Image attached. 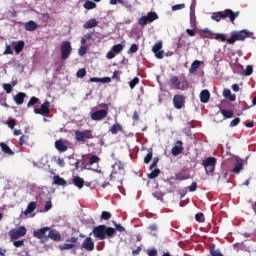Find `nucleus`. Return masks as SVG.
<instances>
[{"instance_id": "338daca9", "label": "nucleus", "mask_w": 256, "mask_h": 256, "mask_svg": "<svg viewBox=\"0 0 256 256\" xmlns=\"http://www.w3.org/2000/svg\"><path fill=\"white\" fill-rule=\"evenodd\" d=\"M186 33L189 35V37H195L196 32L193 29H186Z\"/></svg>"}, {"instance_id": "e433bc0d", "label": "nucleus", "mask_w": 256, "mask_h": 256, "mask_svg": "<svg viewBox=\"0 0 256 256\" xmlns=\"http://www.w3.org/2000/svg\"><path fill=\"white\" fill-rule=\"evenodd\" d=\"M118 3L124 5V7L132 8L131 4L127 5V2L124 0H110V5H117Z\"/></svg>"}, {"instance_id": "c9c22d12", "label": "nucleus", "mask_w": 256, "mask_h": 256, "mask_svg": "<svg viewBox=\"0 0 256 256\" xmlns=\"http://www.w3.org/2000/svg\"><path fill=\"white\" fill-rule=\"evenodd\" d=\"M83 7H84V9L91 10V9H95V7H97V4L93 1L87 0L84 3Z\"/></svg>"}, {"instance_id": "c756f323", "label": "nucleus", "mask_w": 256, "mask_h": 256, "mask_svg": "<svg viewBox=\"0 0 256 256\" xmlns=\"http://www.w3.org/2000/svg\"><path fill=\"white\" fill-rule=\"evenodd\" d=\"M0 147L3 151V153H5L6 155H15V152H13V150H11V148L9 147V145H7L6 143H0Z\"/></svg>"}, {"instance_id": "9d476101", "label": "nucleus", "mask_w": 256, "mask_h": 256, "mask_svg": "<svg viewBox=\"0 0 256 256\" xmlns=\"http://www.w3.org/2000/svg\"><path fill=\"white\" fill-rule=\"evenodd\" d=\"M112 173L110 174V178L113 179V177H115V175H117V173L119 175H124L125 173V164L121 161L115 162L112 165Z\"/></svg>"}, {"instance_id": "f3484780", "label": "nucleus", "mask_w": 256, "mask_h": 256, "mask_svg": "<svg viewBox=\"0 0 256 256\" xmlns=\"http://www.w3.org/2000/svg\"><path fill=\"white\" fill-rule=\"evenodd\" d=\"M82 249L85 251H94L95 250V242L91 237H87L82 243Z\"/></svg>"}, {"instance_id": "774afa93", "label": "nucleus", "mask_w": 256, "mask_h": 256, "mask_svg": "<svg viewBox=\"0 0 256 256\" xmlns=\"http://www.w3.org/2000/svg\"><path fill=\"white\" fill-rule=\"evenodd\" d=\"M185 179H187V178L183 174H177L176 175V180L177 181H185Z\"/></svg>"}, {"instance_id": "b1692460", "label": "nucleus", "mask_w": 256, "mask_h": 256, "mask_svg": "<svg viewBox=\"0 0 256 256\" xmlns=\"http://www.w3.org/2000/svg\"><path fill=\"white\" fill-rule=\"evenodd\" d=\"M53 185H58V187H65L67 185V181L61 178L59 175H55L53 177Z\"/></svg>"}, {"instance_id": "f03ea898", "label": "nucleus", "mask_w": 256, "mask_h": 256, "mask_svg": "<svg viewBox=\"0 0 256 256\" xmlns=\"http://www.w3.org/2000/svg\"><path fill=\"white\" fill-rule=\"evenodd\" d=\"M239 17V12H233L231 9H225L224 11L214 12L211 15V19L219 23L221 19H230L231 23H235V18Z\"/></svg>"}, {"instance_id": "c03bdc74", "label": "nucleus", "mask_w": 256, "mask_h": 256, "mask_svg": "<svg viewBox=\"0 0 256 256\" xmlns=\"http://www.w3.org/2000/svg\"><path fill=\"white\" fill-rule=\"evenodd\" d=\"M111 214H110V212H107V211H102V213H101V219L103 220V221H109V219H111Z\"/></svg>"}, {"instance_id": "7ed1b4c3", "label": "nucleus", "mask_w": 256, "mask_h": 256, "mask_svg": "<svg viewBox=\"0 0 256 256\" xmlns=\"http://www.w3.org/2000/svg\"><path fill=\"white\" fill-rule=\"evenodd\" d=\"M230 38L227 39L228 45H233L236 41H245L249 37H253V32L247 30L232 31Z\"/></svg>"}, {"instance_id": "2f4dec72", "label": "nucleus", "mask_w": 256, "mask_h": 256, "mask_svg": "<svg viewBox=\"0 0 256 256\" xmlns=\"http://www.w3.org/2000/svg\"><path fill=\"white\" fill-rule=\"evenodd\" d=\"M223 95L226 99H229L230 101H235L237 99V96L235 94H231L230 89H224Z\"/></svg>"}, {"instance_id": "4c0bfd02", "label": "nucleus", "mask_w": 256, "mask_h": 256, "mask_svg": "<svg viewBox=\"0 0 256 256\" xmlns=\"http://www.w3.org/2000/svg\"><path fill=\"white\" fill-rule=\"evenodd\" d=\"M221 113L225 119H231L233 117V110L222 109Z\"/></svg>"}, {"instance_id": "473e14b6", "label": "nucleus", "mask_w": 256, "mask_h": 256, "mask_svg": "<svg viewBox=\"0 0 256 256\" xmlns=\"http://www.w3.org/2000/svg\"><path fill=\"white\" fill-rule=\"evenodd\" d=\"M199 67H201V61L199 60H195L192 64L191 67L189 69V73L193 74L197 72V69H199Z\"/></svg>"}, {"instance_id": "cd10ccee", "label": "nucleus", "mask_w": 256, "mask_h": 256, "mask_svg": "<svg viewBox=\"0 0 256 256\" xmlns=\"http://www.w3.org/2000/svg\"><path fill=\"white\" fill-rule=\"evenodd\" d=\"M35 209H37V202H30L23 213L24 215H31Z\"/></svg>"}, {"instance_id": "e2e57ef3", "label": "nucleus", "mask_w": 256, "mask_h": 256, "mask_svg": "<svg viewBox=\"0 0 256 256\" xmlns=\"http://www.w3.org/2000/svg\"><path fill=\"white\" fill-rule=\"evenodd\" d=\"M143 247L142 246H138L137 249L132 251V255L136 256L139 255V253H141Z\"/></svg>"}, {"instance_id": "37998d69", "label": "nucleus", "mask_w": 256, "mask_h": 256, "mask_svg": "<svg viewBox=\"0 0 256 256\" xmlns=\"http://www.w3.org/2000/svg\"><path fill=\"white\" fill-rule=\"evenodd\" d=\"M139 51V46L137 44H132L128 50L129 55H133V53H137Z\"/></svg>"}, {"instance_id": "6ab92c4d", "label": "nucleus", "mask_w": 256, "mask_h": 256, "mask_svg": "<svg viewBox=\"0 0 256 256\" xmlns=\"http://www.w3.org/2000/svg\"><path fill=\"white\" fill-rule=\"evenodd\" d=\"M157 161H154L150 165V171H152L150 174H148L149 179H155V177H159V173H161V170L157 168Z\"/></svg>"}, {"instance_id": "bf43d9fd", "label": "nucleus", "mask_w": 256, "mask_h": 256, "mask_svg": "<svg viewBox=\"0 0 256 256\" xmlns=\"http://www.w3.org/2000/svg\"><path fill=\"white\" fill-rule=\"evenodd\" d=\"M147 255L148 256H157V249L152 248L147 250Z\"/></svg>"}, {"instance_id": "69168bd1", "label": "nucleus", "mask_w": 256, "mask_h": 256, "mask_svg": "<svg viewBox=\"0 0 256 256\" xmlns=\"http://www.w3.org/2000/svg\"><path fill=\"white\" fill-rule=\"evenodd\" d=\"M106 57L107 59H115V52L112 50V51H109L107 54H106Z\"/></svg>"}, {"instance_id": "680f3d73", "label": "nucleus", "mask_w": 256, "mask_h": 256, "mask_svg": "<svg viewBox=\"0 0 256 256\" xmlns=\"http://www.w3.org/2000/svg\"><path fill=\"white\" fill-rule=\"evenodd\" d=\"M189 191H197V182H192V184L189 186Z\"/></svg>"}, {"instance_id": "a18cd8bd", "label": "nucleus", "mask_w": 256, "mask_h": 256, "mask_svg": "<svg viewBox=\"0 0 256 256\" xmlns=\"http://www.w3.org/2000/svg\"><path fill=\"white\" fill-rule=\"evenodd\" d=\"M195 219H196V221H198V223H204L205 222V215L203 213H197L195 215Z\"/></svg>"}, {"instance_id": "052dcab7", "label": "nucleus", "mask_w": 256, "mask_h": 256, "mask_svg": "<svg viewBox=\"0 0 256 256\" xmlns=\"http://www.w3.org/2000/svg\"><path fill=\"white\" fill-rule=\"evenodd\" d=\"M14 247H22V245H25V240H17L13 242Z\"/></svg>"}, {"instance_id": "72a5a7b5", "label": "nucleus", "mask_w": 256, "mask_h": 256, "mask_svg": "<svg viewBox=\"0 0 256 256\" xmlns=\"http://www.w3.org/2000/svg\"><path fill=\"white\" fill-rule=\"evenodd\" d=\"M119 131H123V126H121V124H119V123L114 124L110 128V132L112 133V135H117V133H119Z\"/></svg>"}, {"instance_id": "f704fd0d", "label": "nucleus", "mask_w": 256, "mask_h": 256, "mask_svg": "<svg viewBox=\"0 0 256 256\" xmlns=\"http://www.w3.org/2000/svg\"><path fill=\"white\" fill-rule=\"evenodd\" d=\"M241 171H243V162H237L234 165L232 172H234L235 174H239V173H241Z\"/></svg>"}, {"instance_id": "8fccbe9b", "label": "nucleus", "mask_w": 256, "mask_h": 256, "mask_svg": "<svg viewBox=\"0 0 256 256\" xmlns=\"http://www.w3.org/2000/svg\"><path fill=\"white\" fill-rule=\"evenodd\" d=\"M239 123H241V118H235L230 122V127H237Z\"/></svg>"}, {"instance_id": "49530a36", "label": "nucleus", "mask_w": 256, "mask_h": 256, "mask_svg": "<svg viewBox=\"0 0 256 256\" xmlns=\"http://www.w3.org/2000/svg\"><path fill=\"white\" fill-rule=\"evenodd\" d=\"M114 53H121L123 51V46L121 44H116L112 47Z\"/></svg>"}, {"instance_id": "58836bf2", "label": "nucleus", "mask_w": 256, "mask_h": 256, "mask_svg": "<svg viewBox=\"0 0 256 256\" xmlns=\"http://www.w3.org/2000/svg\"><path fill=\"white\" fill-rule=\"evenodd\" d=\"M214 39H216V41H222V42H227V36H225V34H221V33H215L214 35Z\"/></svg>"}, {"instance_id": "5fc2aeb1", "label": "nucleus", "mask_w": 256, "mask_h": 256, "mask_svg": "<svg viewBox=\"0 0 256 256\" xmlns=\"http://www.w3.org/2000/svg\"><path fill=\"white\" fill-rule=\"evenodd\" d=\"M3 89L6 93H11V91H13V86H11V84H3Z\"/></svg>"}, {"instance_id": "de8ad7c7", "label": "nucleus", "mask_w": 256, "mask_h": 256, "mask_svg": "<svg viewBox=\"0 0 256 256\" xmlns=\"http://www.w3.org/2000/svg\"><path fill=\"white\" fill-rule=\"evenodd\" d=\"M153 160V150H148V153L144 157V161H152Z\"/></svg>"}, {"instance_id": "aec40b11", "label": "nucleus", "mask_w": 256, "mask_h": 256, "mask_svg": "<svg viewBox=\"0 0 256 256\" xmlns=\"http://www.w3.org/2000/svg\"><path fill=\"white\" fill-rule=\"evenodd\" d=\"M215 161H203V166L204 169L207 173V175H209V173H213V171H215Z\"/></svg>"}, {"instance_id": "9b49d317", "label": "nucleus", "mask_w": 256, "mask_h": 256, "mask_svg": "<svg viewBox=\"0 0 256 256\" xmlns=\"http://www.w3.org/2000/svg\"><path fill=\"white\" fill-rule=\"evenodd\" d=\"M51 106V103L49 101H45L40 108H35L34 113L36 115H49L50 110L49 107Z\"/></svg>"}, {"instance_id": "79ce46f5", "label": "nucleus", "mask_w": 256, "mask_h": 256, "mask_svg": "<svg viewBox=\"0 0 256 256\" xmlns=\"http://www.w3.org/2000/svg\"><path fill=\"white\" fill-rule=\"evenodd\" d=\"M85 75H87V70H85V68H80L77 73H76V77L83 79V77H85Z\"/></svg>"}, {"instance_id": "393cba45", "label": "nucleus", "mask_w": 256, "mask_h": 256, "mask_svg": "<svg viewBox=\"0 0 256 256\" xmlns=\"http://www.w3.org/2000/svg\"><path fill=\"white\" fill-rule=\"evenodd\" d=\"M38 27L39 25L33 20L28 21L24 25L25 31H35V29H38Z\"/></svg>"}, {"instance_id": "4d7b16f0", "label": "nucleus", "mask_w": 256, "mask_h": 256, "mask_svg": "<svg viewBox=\"0 0 256 256\" xmlns=\"http://www.w3.org/2000/svg\"><path fill=\"white\" fill-rule=\"evenodd\" d=\"M53 207V204L51 203V200L47 201L45 203V206H44V211L47 212V211H50V209H52Z\"/></svg>"}, {"instance_id": "f8f14e48", "label": "nucleus", "mask_w": 256, "mask_h": 256, "mask_svg": "<svg viewBox=\"0 0 256 256\" xmlns=\"http://www.w3.org/2000/svg\"><path fill=\"white\" fill-rule=\"evenodd\" d=\"M47 231H51L50 227H43L33 232V237L36 239H44L47 241Z\"/></svg>"}, {"instance_id": "a19ab883", "label": "nucleus", "mask_w": 256, "mask_h": 256, "mask_svg": "<svg viewBox=\"0 0 256 256\" xmlns=\"http://www.w3.org/2000/svg\"><path fill=\"white\" fill-rule=\"evenodd\" d=\"M139 81H141L139 77H135L134 79H132V81H130L129 83L130 89H135V86L139 85Z\"/></svg>"}, {"instance_id": "412c9836", "label": "nucleus", "mask_w": 256, "mask_h": 256, "mask_svg": "<svg viewBox=\"0 0 256 256\" xmlns=\"http://www.w3.org/2000/svg\"><path fill=\"white\" fill-rule=\"evenodd\" d=\"M25 97H27V94L23 92H19L14 96V101L16 105H23L25 103Z\"/></svg>"}, {"instance_id": "423d86ee", "label": "nucleus", "mask_w": 256, "mask_h": 256, "mask_svg": "<svg viewBox=\"0 0 256 256\" xmlns=\"http://www.w3.org/2000/svg\"><path fill=\"white\" fill-rule=\"evenodd\" d=\"M73 51V47H71L70 41H63L60 45V53L62 61H66L71 57V53Z\"/></svg>"}, {"instance_id": "39448f33", "label": "nucleus", "mask_w": 256, "mask_h": 256, "mask_svg": "<svg viewBox=\"0 0 256 256\" xmlns=\"http://www.w3.org/2000/svg\"><path fill=\"white\" fill-rule=\"evenodd\" d=\"M75 137L78 143H87L89 139H93L92 130H75Z\"/></svg>"}, {"instance_id": "4468645a", "label": "nucleus", "mask_w": 256, "mask_h": 256, "mask_svg": "<svg viewBox=\"0 0 256 256\" xmlns=\"http://www.w3.org/2000/svg\"><path fill=\"white\" fill-rule=\"evenodd\" d=\"M173 105L175 109H183L185 107V96L181 94L174 95Z\"/></svg>"}, {"instance_id": "6e6d98bb", "label": "nucleus", "mask_w": 256, "mask_h": 256, "mask_svg": "<svg viewBox=\"0 0 256 256\" xmlns=\"http://www.w3.org/2000/svg\"><path fill=\"white\" fill-rule=\"evenodd\" d=\"M115 225V231H119V233L125 232V227H123L121 224H114Z\"/></svg>"}, {"instance_id": "c85d7f7f", "label": "nucleus", "mask_w": 256, "mask_h": 256, "mask_svg": "<svg viewBox=\"0 0 256 256\" xmlns=\"http://www.w3.org/2000/svg\"><path fill=\"white\" fill-rule=\"evenodd\" d=\"M25 48V42L20 40L18 41L15 45H14V51L17 55H19V53H21V51H23V49Z\"/></svg>"}, {"instance_id": "dca6fc26", "label": "nucleus", "mask_w": 256, "mask_h": 256, "mask_svg": "<svg viewBox=\"0 0 256 256\" xmlns=\"http://www.w3.org/2000/svg\"><path fill=\"white\" fill-rule=\"evenodd\" d=\"M48 231H49V233L46 237V241H49V239H51L52 241H56V242L61 241L62 237H61V233H59V231H57L56 229H50Z\"/></svg>"}, {"instance_id": "a878e982", "label": "nucleus", "mask_w": 256, "mask_h": 256, "mask_svg": "<svg viewBox=\"0 0 256 256\" xmlns=\"http://www.w3.org/2000/svg\"><path fill=\"white\" fill-rule=\"evenodd\" d=\"M99 25V22H97V19L92 18L88 20L84 25V29H93V27H97Z\"/></svg>"}, {"instance_id": "ea45409f", "label": "nucleus", "mask_w": 256, "mask_h": 256, "mask_svg": "<svg viewBox=\"0 0 256 256\" xmlns=\"http://www.w3.org/2000/svg\"><path fill=\"white\" fill-rule=\"evenodd\" d=\"M39 103V98L32 96L27 104V107H33V105H37Z\"/></svg>"}, {"instance_id": "ddd939ff", "label": "nucleus", "mask_w": 256, "mask_h": 256, "mask_svg": "<svg viewBox=\"0 0 256 256\" xmlns=\"http://www.w3.org/2000/svg\"><path fill=\"white\" fill-rule=\"evenodd\" d=\"M161 49H163V42H158L154 44L152 48V51L157 59H163V57H165V51Z\"/></svg>"}, {"instance_id": "864d4df0", "label": "nucleus", "mask_w": 256, "mask_h": 256, "mask_svg": "<svg viewBox=\"0 0 256 256\" xmlns=\"http://www.w3.org/2000/svg\"><path fill=\"white\" fill-rule=\"evenodd\" d=\"M181 9H185V4H176L172 7V11H179Z\"/></svg>"}, {"instance_id": "13d9d810", "label": "nucleus", "mask_w": 256, "mask_h": 256, "mask_svg": "<svg viewBox=\"0 0 256 256\" xmlns=\"http://www.w3.org/2000/svg\"><path fill=\"white\" fill-rule=\"evenodd\" d=\"M4 55H13V49H11V45H6Z\"/></svg>"}, {"instance_id": "2eb2a0df", "label": "nucleus", "mask_w": 256, "mask_h": 256, "mask_svg": "<svg viewBox=\"0 0 256 256\" xmlns=\"http://www.w3.org/2000/svg\"><path fill=\"white\" fill-rule=\"evenodd\" d=\"M107 115H109V112H107V110H97L91 113L90 117L92 121H103V119H105Z\"/></svg>"}, {"instance_id": "09e8293b", "label": "nucleus", "mask_w": 256, "mask_h": 256, "mask_svg": "<svg viewBox=\"0 0 256 256\" xmlns=\"http://www.w3.org/2000/svg\"><path fill=\"white\" fill-rule=\"evenodd\" d=\"M244 75L246 76L253 75V66L248 65L244 71Z\"/></svg>"}, {"instance_id": "20e7f679", "label": "nucleus", "mask_w": 256, "mask_h": 256, "mask_svg": "<svg viewBox=\"0 0 256 256\" xmlns=\"http://www.w3.org/2000/svg\"><path fill=\"white\" fill-rule=\"evenodd\" d=\"M170 85L174 89H178V91H186V89H189V81H187V78H179L178 76H171L170 78Z\"/></svg>"}, {"instance_id": "6e6552de", "label": "nucleus", "mask_w": 256, "mask_h": 256, "mask_svg": "<svg viewBox=\"0 0 256 256\" xmlns=\"http://www.w3.org/2000/svg\"><path fill=\"white\" fill-rule=\"evenodd\" d=\"M79 238L70 237L66 240V243L59 246L60 251H69V249H75L77 247V242Z\"/></svg>"}, {"instance_id": "a211bd4d", "label": "nucleus", "mask_w": 256, "mask_h": 256, "mask_svg": "<svg viewBox=\"0 0 256 256\" xmlns=\"http://www.w3.org/2000/svg\"><path fill=\"white\" fill-rule=\"evenodd\" d=\"M171 153L174 155V157L181 155V153H183V141H176L175 145L172 147Z\"/></svg>"}, {"instance_id": "4be33fe9", "label": "nucleus", "mask_w": 256, "mask_h": 256, "mask_svg": "<svg viewBox=\"0 0 256 256\" xmlns=\"http://www.w3.org/2000/svg\"><path fill=\"white\" fill-rule=\"evenodd\" d=\"M201 37L202 39H215V33L209 28H205L202 30Z\"/></svg>"}, {"instance_id": "0eeeda50", "label": "nucleus", "mask_w": 256, "mask_h": 256, "mask_svg": "<svg viewBox=\"0 0 256 256\" xmlns=\"http://www.w3.org/2000/svg\"><path fill=\"white\" fill-rule=\"evenodd\" d=\"M159 19V15L156 14V12H148L147 16H142L138 20V25L140 27H145L147 23H153V21H157Z\"/></svg>"}, {"instance_id": "bb28decb", "label": "nucleus", "mask_w": 256, "mask_h": 256, "mask_svg": "<svg viewBox=\"0 0 256 256\" xmlns=\"http://www.w3.org/2000/svg\"><path fill=\"white\" fill-rule=\"evenodd\" d=\"M73 183H74L75 187H78V189H83V187L85 185V180H83V178H81L79 176H75L73 178Z\"/></svg>"}, {"instance_id": "1a4fd4ad", "label": "nucleus", "mask_w": 256, "mask_h": 256, "mask_svg": "<svg viewBox=\"0 0 256 256\" xmlns=\"http://www.w3.org/2000/svg\"><path fill=\"white\" fill-rule=\"evenodd\" d=\"M9 235L11 239H21V237L27 235V228L20 226L17 229H12L9 231Z\"/></svg>"}, {"instance_id": "0e129e2a", "label": "nucleus", "mask_w": 256, "mask_h": 256, "mask_svg": "<svg viewBox=\"0 0 256 256\" xmlns=\"http://www.w3.org/2000/svg\"><path fill=\"white\" fill-rule=\"evenodd\" d=\"M85 53H87V48L85 46H81L79 49V55H81V57H83V55H85Z\"/></svg>"}, {"instance_id": "f257e3e1", "label": "nucleus", "mask_w": 256, "mask_h": 256, "mask_svg": "<svg viewBox=\"0 0 256 256\" xmlns=\"http://www.w3.org/2000/svg\"><path fill=\"white\" fill-rule=\"evenodd\" d=\"M94 237L96 239H100L101 241L107 239V237L111 238L116 234L115 228L107 227L105 225H98L94 227L92 231Z\"/></svg>"}, {"instance_id": "7c9ffc66", "label": "nucleus", "mask_w": 256, "mask_h": 256, "mask_svg": "<svg viewBox=\"0 0 256 256\" xmlns=\"http://www.w3.org/2000/svg\"><path fill=\"white\" fill-rule=\"evenodd\" d=\"M55 147H56V149L58 150V151H60V152H65V151H67V146L65 145V143H63V140H57L56 142H55Z\"/></svg>"}, {"instance_id": "3c124183", "label": "nucleus", "mask_w": 256, "mask_h": 256, "mask_svg": "<svg viewBox=\"0 0 256 256\" xmlns=\"http://www.w3.org/2000/svg\"><path fill=\"white\" fill-rule=\"evenodd\" d=\"M29 139V135H22L19 139V145H25V141Z\"/></svg>"}, {"instance_id": "5701e85b", "label": "nucleus", "mask_w": 256, "mask_h": 256, "mask_svg": "<svg viewBox=\"0 0 256 256\" xmlns=\"http://www.w3.org/2000/svg\"><path fill=\"white\" fill-rule=\"evenodd\" d=\"M209 99H211V93H209V90H202L200 93L201 103H209Z\"/></svg>"}, {"instance_id": "603ef678", "label": "nucleus", "mask_w": 256, "mask_h": 256, "mask_svg": "<svg viewBox=\"0 0 256 256\" xmlns=\"http://www.w3.org/2000/svg\"><path fill=\"white\" fill-rule=\"evenodd\" d=\"M7 125L10 129H15V125H17V122H15V119H11L7 121Z\"/></svg>"}]
</instances>
